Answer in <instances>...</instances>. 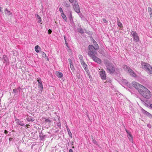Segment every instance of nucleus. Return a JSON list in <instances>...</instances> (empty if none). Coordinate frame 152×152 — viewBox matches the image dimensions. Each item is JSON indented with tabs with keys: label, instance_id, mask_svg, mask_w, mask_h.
<instances>
[{
	"label": "nucleus",
	"instance_id": "nucleus-41",
	"mask_svg": "<svg viewBox=\"0 0 152 152\" xmlns=\"http://www.w3.org/2000/svg\"><path fill=\"white\" fill-rule=\"evenodd\" d=\"M41 53L42 57H45L46 56V54L44 52H42Z\"/></svg>",
	"mask_w": 152,
	"mask_h": 152
},
{
	"label": "nucleus",
	"instance_id": "nucleus-32",
	"mask_svg": "<svg viewBox=\"0 0 152 152\" xmlns=\"http://www.w3.org/2000/svg\"><path fill=\"white\" fill-rule=\"evenodd\" d=\"M148 10L149 14H150V13L152 12V9L151 7H148Z\"/></svg>",
	"mask_w": 152,
	"mask_h": 152
},
{
	"label": "nucleus",
	"instance_id": "nucleus-19",
	"mask_svg": "<svg viewBox=\"0 0 152 152\" xmlns=\"http://www.w3.org/2000/svg\"><path fill=\"white\" fill-rule=\"evenodd\" d=\"M40 49V48L38 45H36L35 47V50L37 53H38L39 52V50Z\"/></svg>",
	"mask_w": 152,
	"mask_h": 152
},
{
	"label": "nucleus",
	"instance_id": "nucleus-18",
	"mask_svg": "<svg viewBox=\"0 0 152 152\" xmlns=\"http://www.w3.org/2000/svg\"><path fill=\"white\" fill-rule=\"evenodd\" d=\"M46 135H43V134L41 133L39 135V137L41 140L44 139L46 137Z\"/></svg>",
	"mask_w": 152,
	"mask_h": 152
},
{
	"label": "nucleus",
	"instance_id": "nucleus-55",
	"mask_svg": "<svg viewBox=\"0 0 152 152\" xmlns=\"http://www.w3.org/2000/svg\"><path fill=\"white\" fill-rule=\"evenodd\" d=\"M69 63L70 64V65H71L72 64H73L72 62H71V63Z\"/></svg>",
	"mask_w": 152,
	"mask_h": 152
},
{
	"label": "nucleus",
	"instance_id": "nucleus-51",
	"mask_svg": "<svg viewBox=\"0 0 152 152\" xmlns=\"http://www.w3.org/2000/svg\"><path fill=\"white\" fill-rule=\"evenodd\" d=\"M81 64L82 65H83L84 64H85V62L84 61H82V62L81 63Z\"/></svg>",
	"mask_w": 152,
	"mask_h": 152
},
{
	"label": "nucleus",
	"instance_id": "nucleus-57",
	"mask_svg": "<svg viewBox=\"0 0 152 152\" xmlns=\"http://www.w3.org/2000/svg\"><path fill=\"white\" fill-rule=\"evenodd\" d=\"M115 152H118L117 150H115Z\"/></svg>",
	"mask_w": 152,
	"mask_h": 152
},
{
	"label": "nucleus",
	"instance_id": "nucleus-4",
	"mask_svg": "<svg viewBox=\"0 0 152 152\" xmlns=\"http://www.w3.org/2000/svg\"><path fill=\"white\" fill-rule=\"evenodd\" d=\"M73 8L75 11L77 13L80 12V10L77 1L74 2L72 4Z\"/></svg>",
	"mask_w": 152,
	"mask_h": 152
},
{
	"label": "nucleus",
	"instance_id": "nucleus-53",
	"mask_svg": "<svg viewBox=\"0 0 152 152\" xmlns=\"http://www.w3.org/2000/svg\"><path fill=\"white\" fill-rule=\"evenodd\" d=\"M69 152H73V150L72 149H70L69 151Z\"/></svg>",
	"mask_w": 152,
	"mask_h": 152
},
{
	"label": "nucleus",
	"instance_id": "nucleus-47",
	"mask_svg": "<svg viewBox=\"0 0 152 152\" xmlns=\"http://www.w3.org/2000/svg\"><path fill=\"white\" fill-rule=\"evenodd\" d=\"M150 18L152 19V12L149 14Z\"/></svg>",
	"mask_w": 152,
	"mask_h": 152
},
{
	"label": "nucleus",
	"instance_id": "nucleus-37",
	"mask_svg": "<svg viewBox=\"0 0 152 152\" xmlns=\"http://www.w3.org/2000/svg\"><path fill=\"white\" fill-rule=\"evenodd\" d=\"M37 81L38 82V84L42 83L41 79L40 78H39V79L37 80Z\"/></svg>",
	"mask_w": 152,
	"mask_h": 152
},
{
	"label": "nucleus",
	"instance_id": "nucleus-9",
	"mask_svg": "<svg viewBox=\"0 0 152 152\" xmlns=\"http://www.w3.org/2000/svg\"><path fill=\"white\" fill-rule=\"evenodd\" d=\"M3 59L4 60V63H5L6 64H9V60L6 55H4L3 56Z\"/></svg>",
	"mask_w": 152,
	"mask_h": 152
},
{
	"label": "nucleus",
	"instance_id": "nucleus-36",
	"mask_svg": "<svg viewBox=\"0 0 152 152\" xmlns=\"http://www.w3.org/2000/svg\"><path fill=\"white\" fill-rule=\"evenodd\" d=\"M64 5L66 6V7H69L70 6V4H68L66 3H65Z\"/></svg>",
	"mask_w": 152,
	"mask_h": 152
},
{
	"label": "nucleus",
	"instance_id": "nucleus-1",
	"mask_svg": "<svg viewBox=\"0 0 152 152\" xmlns=\"http://www.w3.org/2000/svg\"><path fill=\"white\" fill-rule=\"evenodd\" d=\"M140 89L138 92L144 97L149 99L151 97V93L147 88L143 86Z\"/></svg>",
	"mask_w": 152,
	"mask_h": 152
},
{
	"label": "nucleus",
	"instance_id": "nucleus-26",
	"mask_svg": "<svg viewBox=\"0 0 152 152\" xmlns=\"http://www.w3.org/2000/svg\"><path fill=\"white\" fill-rule=\"evenodd\" d=\"M61 15L62 18L66 21V17L64 13Z\"/></svg>",
	"mask_w": 152,
	"mask_h": 152
},
{
	"label": "nucleus",
	"instance_id": "nucleus-12",
	"mask_svg": "<svg viewBox=\"0 0 152 152\" xmlns=\"http://www.w3.org/2000/svg\"><path fill=\"white\" fill-rule=\"evenodd\" d=\"M15 121L17 124L20 126H23L24 125V124L19 119L16 118L15 119Z\"/></svg>",
	"mask_w": 152,
	"mask_h": 152
},
{
	"label": "nucleus",
	"instance_id": "nucleus-54",
	"mask_svg": "<svg viewBox=\"0 0 152 152\" xmlns=\"http://www.w3.org/2000/svg\"><path fill=\"white\" fill-rule=\"evenodd\" d=\"M80 61L81 62V63L82 62V61H83V59H80Z\"/></svg>",
	"mask_w": 152,
	"mask_h": 152
},
{
	"label": "nucleus",
	"instance_id": "nucleus-38",
	"mask_svg": "<svg viewBox=\"0 0 152 152\" xmlns=\"http://www.w3.org/2000/svg\"><path fill=\"white\" fill-rule=\"evenodd\" d=\"M70 67L72 70L73 71L75 69L74 67L73 64L70 65Z\"/></svg>",
	"mask_w": 152,
	"mask_h": 152
},
{
	"label": "nucleus",
	"instance_id": "nucleus-16",
	"mask_svg": "<svg viewBox=\"0 0 152 152\" xmlns=\"http://www.w3.org/2000/svg\"><path fill=\"white\" fill-rule=\"evenodd\" d=\"M42 119H45V122L48 124H50L51 122V120H50L49 119L47 118H42Z\"/></svg>",
	"mask_w": 152,
	"mask_h": 152
},
{
	"label": "nucleus",
	"instance_id": "nucleus-3",
	"mask_svg": "<svg viewBox=\"0 0 152 152\" xmlns=\"http://www.w3.org/2000/svg\"><path fill=\"white\" fill-rule=\"evenodd\" d=\"M88 50V55L91 58L95 55L96 50L94 48V47L93 45H89Z\"/></svg>",
	"mask_w": 152,
	"mask_h": 152
},
{
	"label": "nucleus",
	"instance_id": "nucleus-31",
	"mask_svg": "<svg viewBox=\"0 0 152 152\" xmlns=\"http://www.w3.org/2000/svg\"><path fill=\"white\" fill-rule=\"evenodd\" d=\"M18 88L14 89L12 93H14L15 94L17 93H18Z\"/></svg>",
	"mask_w": 152,
	"mask_h": 152
},
{
	"label": "nucleus",
	"instance_id": "nucleus-20",
	"mask_svg": "<svg viewBox=\"0 0 152 152\" xmlns=\"http://www.w3.org/2000/svg\"><path fill=\"white\" fill-rule=\"evenodd\" d=\"M38 87L40 88V90L42 91L43 89V87L42 83L38 84Z\"/></svg>",
	"mask_w": 152,
	"mask_h": 152
},
{
	"label": "nucleus",
	"instance_id": "nucleus-43",
	"mask_svg": "<svg viewBox=\"0 0 152 152\" xmlns=\"http://www.w3.org/2000/svg\"><path fill=\"white\" fill-rule=\"evenodd\" d=\"M79 58L80 59V60L83 59V56L81 55H79Z\"/></svg>",
	"mask_w": 152,
	"mask_h": 152
},
{
	"label": "nucleus",
	"instance_id": "nucleus-39",
	"mask_svg": "<svg viewBox=\"0 0 152 152\" xmlns=\"http://www.w3.org/2000/svg\"><path fill=\"white\" fill-rule=\"evenodd\" d=\"M102 20L105 23H108V21L106 20V19L105 18H103Z\"/></svg>",
	"mask_w": 152,
	"mask_h": 152
},
{
	"label": "nucleus",
	"instance_id": "nucleus-28",
	"mask_svg": "<svg viewBox=\"0 0 152 152\" xmlns=\"http://www.w3.org/2000/svg\"><path fill=\"white\" fill-rule=\"evenodd\" d=\"M78 31L80 33L83 34L84 33L83 30L81 28L78 29Z\"/></svg>",
	"mask_w": 152,
	"mask_h": 152
},
{
	"label": "nucleus",
	"instance_id": "nucleus-56",
	"mask_svg": "<svg viewBox=\"0 0 152 152\" xmlns=\"http://www.w3.org/2000/svg\"><path fill=\"white\" fill-rule=\"evenodd\" d=\"M126 132L128 134V133H130L127 130H126Z\"/></svg>",
	"mask_w": 152,
	"mask_h": 152
},
{
	"label": "nucleus",
	"instance_id": "nucleus-50",
	"mask_svg": "<svg viewBox=\"0 0 152 152\" xmlns=\"http://www.w3.org/2000/svg\"><path fill=\"white\" fill-rule=\"evenodd\" d=\"M68 61H69V63H71V62H72V60H71L70 59V58H69V59H68Z\"/></svg>",
	"mask_w": 152,
	"mask_h": 152
},
{
	"label": "nucleus",
	"instance_id": "nucleus-8",
	"mask_svg": "<svg viewBox=\"0 0 152 152\" xmlns=\"http://www.w3.org/2000/svg\"><path fill=\"white\" fill-rule=\"evenodd\" d=\"M92 59L95 62L97 63L100 64L102 63V61L101 59L95 56V55L91 57Z\"/></svg>",
	"mask_w": 152,
	"mask_h": 152
},
{
	"label": "nucleus",
	"instance_id": "nucleus-5",
	"mask_svg": "<svg viewBox=\"0 0 152 152\" xmlns=\"http://www.w3.org/2000/svg\"><path fill=\"white\" fill-rule=\"evenodd\" d=\"M132 85L138 91L140 90V88H141L143 86L135 81H133L132 83Z\"/></svg>",
	"mask_w": 152,
	"mask_h": 152
},
{
	"label": "nucleus",
	"instance_id": "nucleus-22",
	"mask_svg": "<svg viewBox=\"0 0 152 152\" xmlns=\"http://www.w3.org/2000/svg\"><path fill=\"white\" fill-rule=\"evenodd\" d=\"M145 113L146 115L149 117L150 118L152 117V115H151L150 113L147 112V111H145Z\"/></svg>",
	"mask_w": 152,
	"mask_h": 152
},
{
	"label": "nucleus",
	"instance_id": "nucleus-23",
	"mask_svg": "<svg viewBox=\"0 0 152 152\" xmlns=\"http://www.w3.org/2000/svg\"><path fill=\"white\" fill-rule=\"evenodd\" d=\"M67 130L68 132V134L69 136L71 138L72 137V134L70 132V130L69 128L67 129Z\"/></svg>",
	"mask_w": 152,
	"mask_h": 152
},
{
	"label": "nucleus",
	"instance_id": "nucleus-58",
	"mask_svg": "<svg viewBox=\"0 0 152 152\" xmlns=\"http://www.w3.org/2000/svg\"><path fill=\"white\" fill-rule=\"evenodd\" d=\"M81 16H83V15H82V14H81V15H80V17L81 18H81Z\"/></svg>",
	"mask_w": 152,
	"mask_h": 152
},
{
	"label": "nucleus",
	"instance_id": "nucleus-2",
	"mask_svg": "<svg viewBox=\"0 0 152 152\" xmlns=\"http://www.w3.org/2000/svg\"><path fill=\"white\" fill-rule=\"evenodd\" d=\"M104 63L109 72L110 74H113L115 71V67L114 65L107 60H104Z\"/></svg>",
	"mask_w": 152,
	"mask_h": 152
},
{
	"label": "nucleus",
	"instance_id": "nucleus-60",
	"mask_svg": "<svg viewBox=\"0 0 152 152\" xmlns=\"http://www.w3.org/2000/svg\"><path fill=\"white\" fill-rule=\"evenodd\" d=\"M29 126V125H26V126Z\"/></svg>",
	"mask_w": 152,
	"mask_h": 152
},
{
	"label": "nucleus",
	"instance_id": "nucleus-34",
	"mask_svg": "<svg viewBox=\"0 0 152 152\" xmlns=\"http://www.w3.org/2000/svg\"><path fill=\"white\" fill-rule=\"evenodd\" d=\"M117 25L118 26L120 27H121L122 26V24L119 21H118Z\"/></svg>",
	"mask_w": 152,
	"mask_h": 152
},
{
	"label": "nucleus",
	"instance_id": "nucleus-15",
	"mask_svg": "<svg viewBox=\"0 0 152 152\" xmlns=\"http://www.w3.org/2000/svg\"><path fill=\"white\" fill-rule=\"evenodd\" d=\"M147 65H149L148 64L146 63L145 62H142L141 63L142 67L143 69H146L148 66Z\"/></svg>",
	"mask_w": 152,
	"mask_h": 152
},
{
	"label": "nucleus",
	"instance_id": "nucleus-6",
	"mask_svg": "<svg viewBox=\"0 0 152 152\" xmlns=\"http://www.w3.org/2000/svg\"><path fill=\"white\" fill-rule=\"evenodd\" d=\"M131 34L133 37L134 39L136 42H137L139 41V37L138 34L135 31H132L131 32Z\"/></svg>",
	"mask_w": 152,
	"mask_h": 152
},
{
	"label": "nucleus",
	"instance_id": "nucleus-21",
	"mask_svg": "<svg viewBox=\"0 0 152 152\" xmlns=\"http://www.w3.org/2000/svg\"><path fill=\"white\" fill-rule=\"evenodd\" d=\"M123 69L126 71H128L129 69L130 68L129 66L126 65H124L123 66Z\"/></svg>",
	"mask_w": 152,
	"mask_h": 152
},
{
	"label": "nucleus",
	"instance_id": "nucleus-7",
	"mask_svg": "<svg viewBox=\"0 0 152 152\" xmlns=\"http://www.w3.org/2000/svg\"><path fill=\"white\" fill-rule=\"evenodd\" d=\"M100 75L101 79L102 80H106V76L105 72L103 69H102L101 70L100 72Z\"/></svg>",
	"mask_w": 152,
	"mask_h": 152
},
{
	"label": "nucleus",
	"instance_id": "nucleus-44",
	"mask_svg": "<svg viewBox=\"0 0 152 152\" xmlns=\"http://www.w3.org/2000/svg\"><path fill=\"white\" fill-rule=\"evenodd\" d=\"M48 34H50L52 33V30L51 29H49L48 31Z\"/></svg>",
	"mask_w": 152,
	"mask_h": 152
},
{
	"label": "nucleus",
	"instance_id": "nucleus-13",
	"mask_svg": "<svg viewBox=\"0 0 152 152\" xmlns=\"http://www.w3.org/2000/svg\"><path fill=\"white\" fill-rule=\"evenodd\" d=\"M93 44L94 45V48L96 50H98L99 49V46L96 42L94 40H93Z\"/></svg>",
	"mask_w": 152,
	"mask_h": 152
},
{
	"label": "nucleus",
	"instance_id": "nucleus-14",
	"mask_svg": "<svg viewBox=\"0 0 152 152\" xmlns=\"http://www.w3.org/2000/svg\"><path fill=\"white\" fill-rule=\"evenodd\" d=\"M4 12L5 14L8 15H12V12H10L6 8Z\"/></svg>",
	"mask_w": 152,
	"mask_h": 152
},
{
	"label": "nucleus",
	"instance_id": "nucleus-49",
	"mask_svg": "<svg viewBox=\"0 0 152 152\" xmlns=\"http://www.w3.org/2000/svg\"><path fill=\"white\" fill-rule=\"evenodd\" d=\"M8 133V132L7 131V130H5L4 131V133L5 134H7V133Z\"/></svg>",
	"mask_w": 152,
	"mask_h": 152
},
{
	"label": "nucleus",
	"instance_id": "nucleus-42",
	"mask_svg": "<svg viewBox=\"0 0 152 152\" xmlns=\"http://www.w3.org/2000/svg\"><path fill=\"white\" fill-rule=\"evenodd\" d=\"M64 39H65V44L66 45V46L67 47H68V43L67 42H66V39H65V37L64 36Z\"/></svg>",
	"mask_w": 152,
	"mask_h": 152
},
{
	"label": "nucleus",
	"instance_id": "nucleus-40",
	"mask_svg": "<svg viewBox=\"0 0 152 152\" xmlns=\"http://www.w3.org/2000/svg\"><path fill=\"white\" fill-rule=\"evenodd\" d=\"M59 11L61 13V14L64 13L63 11L62 10V8L61 7H60L59 8Z\"/></svg>",
	"mask_w": 152,
	"mask_h": 152
},
{
	"label": "nucleus",
	"instance_id": "nucleus-24",
	"mask_svg": "<svg viewBox=\"0 0 152 152\" xmlns=\"http://www.w3.org/2000/svg\"><path fill=\"white\" fill-rule=\"evenodd\" d=\"M69 19L71 21L72 19V12L69 11Z\"/></svg>",
	"mask_w": 152,
	"mask_h": 152
},
{
	"label": "nucleus",
	"instance_id": "nucleus-48",
	"mask_svg": "<svg viewBox=\"0 0 152 152\" xmlns=\"http://www.w3.org/2000/svg\"><path fill=\"white\" fill-rule=\"evenodd\" d=\"M111 82V80H108V79H107V80H106V82L105 83H107V82Z\"/></svg>",
	"mask_w": 152,
	"mask_h": 152
},
{
	"label": "nucleus",
	"instance_id": "nucleus-52",
	"mask_svg": "<svg viewBox=\"0 0 152 152\" xmlns=\"http://www.w3.org/2000/svg\"><path fill=\"white\" fill-rule=\"evenodd\" d=\"M12 139H13L12 138H9V140L10 141L12 140Z\"/></svg>",
	"mask_w": 152,
	"mask_h": 152
},
{
	"label": "nucleus",
	"instance_id": "nucleus-45",
	"mask_svg": "<svg viewBox=\"0 0 152 152\" xmlns=\"http://www.w3.org/2000/svg\"><path fill=\"white\" fill-rule=\"evenodd\" d=\"M70 3H74V2H75V1H76V0H69Z\"/></svg>",
	"mask_w": 152,
	"mask_h": 152
},
{
	"label": "nucleus",
	"instance_id": "nucleus-35",
	"mask_svg": "<svg viewBox=\"0 0 152 152\" xmlns=\"http://www.w3.org/2000/svg\"><path fill=\"white\" fill-rule=\"evenodd\" d=\"M131 75H132L134 77H136V74H135V73H134V71H133V72H132V73Z\"/></svg>",
	"mask_w": 152,
	"mask_h": 152
},
{
	"label": "nucleus",
	"instance_id": "nucleus-27",
	"mask_svg": "<svg viewBox=\"0 0 152 152\" xmlns=\"http://www.w3.org/2000/svg\"><path fill=\"white\" fill-rule=\"evenodd\" d=\"M37 18L39 20L38 21V23H40L41 21L42 20L41 17L40 16L38 15H37Z\"/></svg>",
	"mask_w": 152,
	"mask_h": 152
},
{
	"label": "nucleus",
	"instance_id": "nucleus-25",
	"mask_svg": "<svg viewBox=\"0 0 152 152\" xmlns=\"http://www.w3.org/2000/svg\"><path fill=\"white\" fill-rule=\"evenodd\" d=\"M82 66L83 67L85 70L87 72L88 70V69L87 68V64H86L85 63L83 65H82Z\"/></svg>",
	"mask_w": 152,
	"mask_h": 152
},
{
	"label": "nucleus",
	"instance_id": "nucleus-46",
	"mask_svg": "<svg viewBox=\"0 0 152 152\" xmlns=\"http://www.w3.org/2000/svg\"><path fill=\"white\" fill-rule=\"evenodd\" d=\"M57 126L58 127H60L61 126V124L60 122H59V123H58L57 124Z\"/></svg>",
	"mask_w": 152,
	"mask_h": 152
},
{
	"label": "nucleus",
	"instance_id": "nucleus-30",
	"mask_svg": "<svg viewBox=\"0 0 152 152\" xmlns=\"http://www.w3.org/2000/svg\"><path fill=\"white\" fill-rule=\"evenodd\" d=\"M133 71L130 68L128 70V72L130 75H131L132 72H133Z\"/></svg>",
	"mask_w": 152,
	"mask_h": 152
},
{
	"label": "nucleus",
	"instance_id": "nucleus-17",
	"mask_svg": "<svg viewBox=\"0 0 152 152\" xmlns=\"http://www.w3.org/2000/svg\"><path fill=\"white\" fill-rule=\"evenodd\" d=\"M26 120L29 122H33L34 121L33 118L32 117H28L27 118Z\"/></svg>",
	"mask_w": 152,
	"mask_h": 152
},
{
	"label": "nucleus",
	"instance_id": "nucleus-11",
	"mask_svg": "<svg viewBox=\"0 0 152 152\" xmlns=\"http://www.w3.org/2000/svg\"><path fill=\"white\" fill-rule=\"evenodd\" d=\"M56 76L59 78H61L63 77V74L61 72L56 71Z\"/></svg>",
	"mask_w": 152,
	"mask_h": 152
},
{
	"label": "nucleus",
	"instance_id": "nucleus-59",
	"mask_svg": "<svg viewBox=\"0 0 152 152\" xmlns=\"http://www.w3.org/2000/svg\"><path fill=\"white\" fill-rule=\"evenodd\" d=\"M0 12H1V7H0Z\"/></svg>",
	"mask_w": 152,
	"mask_h": 152
},
{
	"label": "nucleus",
	"instance_id": "nucleus-33",
	"mask_svg": "<svg viewBox=\"0 0 152 152\" xmlns=\"http://www.w3.org/2000/svg\"><path fill=\"white\" fill-rule=\"evenodd\" d=\"M92 141L95 144L97 145V142L96 141L94 140V138L93 137L92 138Z\"/></svg>",
	"mask_w": 152,
	"mask_h": 152
},
{
	"label": "nucleus",
	"instance_id": "nucleus-10",
	"mask_svg": "<svg viewBox=\"0 0 152 152\" xmlns=\"http://www.w3.org/2000/svg\"><path fill=\"white\" fill-rule=\"evenodd\" d=\"M147 66H148L146 69V71L149 72L150 74H152V67L149 64L147 65Z\"/></svg>",
	"mask_w": 152,
	"mask_h": 152
},
{
	"label": "nucleus",
	"instance_id": "nucleus-29",
	"mask_svg": "<svg viewBox=\"0 0 152 152\" xmlns=\"http://www.w3.org/2000/svg\"><path fill=\"white\" fill-rule=\"evenodd\" d=\"M128 137L129 138L131 139L132 140H133V138L132 135L130 134V133H128Z\"/></svg>",
	"mask_w": 152,
	"mask_h": 152
}]
</instances>
